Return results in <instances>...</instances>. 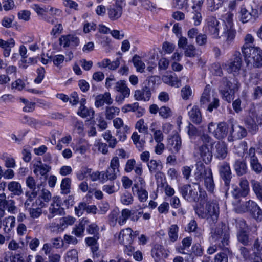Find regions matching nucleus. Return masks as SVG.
<instances>
[{"instance_id": "46", "label": "nucleus", "mask_w": 262, "mask_h": 262, "mask_svg": "<svg viewBox=\"0 0 262 262\" xmlns=\"http://www.w3.org/2000/svg\"><path fill=\"white\" fill-rule=\"evenodd\" d=\"M131 138L136 147L138 148L139 150H142L145 142L143 140H140V136L138 134V132H133Z\"/></svg>"}, {"instance_id": "49", "label": "nucleus", "mask_w": 262, "mask_h": 262, "mask_svg": "<svg viewBox=\"0 0 262 262\" xmlns=\"http://www.w3.org/2000/svg\"><path fill=\"white\" fill-rule=\"evenodd\" d=\"M252 248L253 250V254L254 255H261L262 237L257 238L255 240Z\"/></svg>"}, {"instance_id": "10", "label": "nucleus", "mask_w": 262, "mask_h": 262, "mask_svg": "<svg viewBox=\"0 0 262 262\" xmlns=\"http://www.w3.org/2000/svg\"><path fill=\"white\" fill-rule=\"evenodd\" d=\"M59 44L64 48L71 47L75 48L79 44V39L75 35L68 34L61 35L59 38Z\"/></svg>"}, {"instance_id": "8", "label": "nucleus", "mask_w": 262, "mask_h": 262, "mask_svg": "<svg viewBox=\"0 0 262 262\" xmlns=\"http://www.w3.org/2000/svg\"><path fill=\"white\" fill-rule=\"evenodd\" d=\"M242 60L239 52L235 53L227 63H223L222 67L228 73H238L241 70Z\"/></svg>"}, {"instance_id": "25", "label": "nucleus", "mask_w": 262, "mask_h": 262, "mask_svg": "<svg viewBox=\"0 0 262 262\" xmlns=\"http://www.w3.org/2000/svg\"><path fill=\"white\" fill-rule=\"evenodd\" d=\"M215 157L220 160H223L228 154L227 146L224 142H217L215 146Z\"/></svg>"}, {"instance_id": "58", "label": "nucleus", "mask_w": 262, "mask_h": 262, "mask_svg": "<svg viewBox=\"0 0 262 262\" xmlns=\"http://www.w3.org/2000/svg\"><path fill=\"white\" fill-rule=\"evenodd\" d=\"M235 226L238 232L247 231L248 230V226L245 221L243 219H238L235 220Z\"/></svg>"}, {"instance_id": "47", "label": "nucleus", "mask_w": 262, "mask_h": 262, "mask_svg": "<svg viewBox=\"0 0 262 262\" xmlns=\"http://www.w3.org/2000/svg\"><path fill=\"white\" fill-rule=\"evenodd\" d=\"M186 231L195 232L196 236L199 237L202 235L201 230L198 228L196 222L193 220L188 224Z\"/></svg>"}, {"instance_id": "63", "label": "nucleus", "mask_w": 262, "mask_h": 262, "mask_svg": "<svg viewBox=\"0 0 262 262\" xmlns=\"http://www.w3.org/2000/svg\"><path fill=\"white\" fill-rule=\"evenodd\" d=\"M7 208L9 212L15 213L16 210V207L15 206V202L13 200L8 199L5 205V209Z\"/></svg>"}, {"instance_id": "13", "label": "nucleus", "mask_w": 262, "mask_h": 262, "mask_svg": "<svg viewBox=\"0 0 262 262\" xmlns=\"http://www.w3.org/2000/svg\"><path fill=\"white\" fill-rule=\"evenodd\" d=\"M245 206L246 211L250 212L257 220H262V210L255 202L251 200L247 201Z\"/></svg>"}, {"instance_id": "22", "label": "nucleus", "mask_w": 262, "mask_h": 262, "mask_svg": "<svg viewBox=\"0 0 262 262\" xmlns=\"http://www.w3.org/2000/svg\"><path fill=\"white\" fill-rule=\"evenodd\" d=\"M149 172L151 173H156L155 177L162 174L160 171L163 168V165L160 160L151 159L147 163Z\"/></svg>"}, {"instance_id": "1", "label": "nucleus", "mask_w": 262, "mask_h": 262, "mask_svg": "<svg viewBox=\"0 0 262 262\" xmlns=\"http://www.w3.org/2000/svg\"><path fill=\"white\" fill-rule=\"evenodd\" d=\"M196 171L194 173L195 179L197 182H203L204 185L208 191L213 192L215 188L212 172L210 168H206L201 161L198 162L195 165Z\"/></svg>"}, {"instance_id": "11", "label": "nucleus", "mask_w": 262, "mask_h": 262, "mask_svg": "<svg viewBox=\"0 0 262 262\" xmlns=\"http://www.w3.org/2000/svg\"><path fill=\"white\" fill-rule=\"evenodd\" d=\"M248 154L250 159V165L252 170L257 174L261 173L262 165L256 156L255 148L253 147L250 148Z\"/></svg>"}, {"instance_id": "43", "label": "nucleus", "mask_w": 262, "mask_h": 262, "mask_svg": "<svg viewBox=\"0 0 262 262\" xmlns=\"http://www.w3.org/2000/svg\"><path fill=\"white\" fill-rule=\"evenodd\" d=\"M120 212L118 209H114L112 210L108 216V221L109 224L114 227L118 222L119 223V217Z\"/></svg>"}, {"instance_id": "12", "label": "nucleus", "mask_w": 262, "mask_h": 262, "mask_svg": "<svg viewBox=\"0 0 262 262\" xmlns=\"http://www.w3.org/2000/svg\"><path fill=\"white\" fill-rule=\"evenodd\" d=\"M245 58H251V63L253 67L259 68L262 66V50L258 47L251 49L249 56L245 57Z\"/></svg>"}, {"instance_id": "42", "label": "nucleus", "mask_w": 262, "mask_h": 262, "mask_svg": "<svg viewBox=\"0 0 262 262\" xmlns=\"http://www.w3.org/2000/svg\"><path fill=\"white\" fill-rule=\"evenodd\" d=\"M135 128L140 133H143L145 135L147 134L148 133V126L147 124L145 122L144 120L142 118L140 119L137 121L135 125Z\"/></svg>"}, {"instance_id": "36", "label": "nucleus", "mask_w": 262, "mask_h": 262, "mask_svg": "<svg viewBox=\"0 0 262 262\" xmlns=\"http://www.w3.org/2000/svg\"><path fill=\"white\" fill-rule=\"evenodd\" d=\"M104 139L108 143V146L111 148H115L118 143L115 137L113 136L110 130H107L102 134Z\"/></svg>"}, {"instance_id": "31", "label": "nucleus", "mask_w": 262, "mask_h": 262, "mask_svg": "<svg viewBox=\"0 0 262 262\" xmlns=\"http://www.w3.org/2000/svg\"><path fill=\"white\" fill-rule=\"evenodd\" d=\"M114 90L121 94H123L125 96H129L130 89L127 86L126 81L120 80L115 83Z\"/></svg>"}, {"instance_id": "45", "label": "nucleus", "mask_w": 262, "mask_h": 262, "mask_svg": "<svg viewBox=\"0 0 262 262\" xmlns=\"http://www.w3.org/2000/svg\"><path fill=\"white\" fill-rule=\"evenodd\" d=\"M201 11V10L192 9L190 12V17L195 26H199L202 22V16Z\"/></svg>"}, {"instance_id": "4", "label": "nucleus", "mask_w": 262, "mask_h": 262, "mask_svg": "<svg viewBox=\"0 0 262 262\" xmlns=\"http://www.w3.org/2000/svg\"><path fill=\"white\" fill-rule=\"evenodd\" d=\"M239 14V20L243 24L251 21H255L259 17L258 9L250 6H242L240 8Z\"/></svg>"}, {"instance_id": "20", "label": "nucleus", "mask_w": 262, "mask_h": 262, "mask_svg": "<svg viewBox=\"0 0 262 262\" xmlns=\"http://www.w3.org/2000/svg\"><path fill=\"white\" fill-rule=\"evenodd\" d=\"M113 100L111 98L109 92H105L103 94L97 95L95 98V105L99 108L104 105V103L110 105L113 103Z\"/></svg>"}, {"instance_id": "59", "label": "nucleus", "mask_w": 262, "mask_h": 262, "mask_svg": "<svg viewBox=\"0 0 262 262\" xmlns=\"http://www.w3.org/2000/svg\"><path fill=\"white\" fill-rule=\"evenodd\" d=\"M178 227L176 225H172L170 226L168 235L170 240L172 242L176 241L178 237Z\"/></svg>"}, {"instance_id": "6", "label": "nucleus", "mask_w": 262, "mask_h": 262, "mask_svg": "<svg viewBox=\"0 0 262 262\" xmlns=\"http://www.w3.org/2000/svg\"><path fill=\"white\" fill-rule=\"evenodd\" d=\"M119 160L117 157L112 158L110 162V166L107 168L106 171H102V183L107 180L113 181L117 178L119 173Z\"/></svg>"}, {"instance_id": "14", "label": "nucleus", "mask_w": 262, "mask_h": 262, "mask_svg": "<svg viewBox=\"0 0 262 262\" xmlns=\"http://www.w3.org/2000/svg\"><path fill=\"white\" fill-rule=\"evenodd\" d=\"M60 200L59 197H54L53 199L52 203L51 204L49 210V213L48 215L49 219H52L57 215H61L63 212V209L60 206Z\"/></svg>"}, {"instance_id": "17", "label": "nucleus", "mask_w": 262, "mask_h": 262, "mask_svg": "<svg viewBox=\"0 0 262 262\" xmlns=\"http://www.w3.org/2000/svg\"><path fill=\"white\" fill-rule=\"evenodd\" d=\"M219 171L220 176L224 181L226 186H229L232 178L229 164L227 162H224L220 166Z\"/></svg>"}, {"instance_id": "52", "label": "nucleus", "mask_w": 262, "mask_h": 262, "mask_svg": "<svg viewBox=\"0 0 262 262\" xmlns=\"http://www.w3.org/2000/svg\"><path fill=\"white\" fill-rule=\"evenodd\" d=\"M132 214V212L128 209H123L121 211V215H119V224L120 225H123L124 224L127 220L129 219Z\"/></svg>"}, {"instance_id": "54", "label": "nucleus", "mask_w": 262, "mask_h": 262, "mask_svg": "<svg viewBox=\"0 0 262 262\" xmlns=\"http://www.w3.org/2000/svg\"><path fill=\"white\" fill-rule=\"evenodd\" d=\"M245 124L250 132H255L258 129V125L256 124L254 119L251 117H249L246 119Z\"/></svg>"}, {"instance_id": "5", "label": "nucleus", "mask_w": 262, "mask_h": 262, "mask_svg": "<svg viewBox=\"0 0 262 262\" xmlns=\"http://www.w3.org/2000/svg\"><path fill=\"white\" fill-rule=\"evenodd\" d=\"M229 125L225 122H220L216 126L215 124L210 122L208 125V131L217 139H222L230 133Z\"/></svg>"}, {"instance_id": "32", "label": "nucleus", "mask_w": 262, "mask_h": 262, "mask_svg": "<svg viewBox=\"0 0 262 262\" xmlns=\"http://www.w3.org/2000/svg\"><path fill=\"white\" fill-rule=\"evenodd\" d=\"M223 33L226 37V40L224 46L226 45L227 46H229L233 42L235 38L236 31L232 27L228 28L226 26Z\"/></svg>"}, {"instance_id": "26", "label": "nucleus", "mask_w": 262, "mask_h": 262, "mask_svg": "<svg viewBox=\"0 0 262 262\" xmlns=\"http://www.w3.org/2000/svg\"><path fill=\"white\" fill-rule=\"evenodd\" d=\"M151 255L156 262H160L162 258L166 257L167 254L162 246L155 245L151 250Z\"/></svg>"}, {"instance_id": "60", "label": "nucleus", "mask_w": 262, "mask_h": 262, "mask_svg": "<svg viewBox=\"0 0 262 262\" xmlns=\"http://www.w3.org/2000/svg\"><path fill=\"white\" fill-rule=\"evenodd\" d=\"M133 200L132 194L128 192L123 193L121 196V202L124 205H129L132 204Z\"/></svg>"}, {"instance_id": "34", "label": "nucleus", "mask_w": 262, "mask_h": 262, "mask_svg": "<svg viewBox=\"0 0 262 262\" xmlns=\"http://www.w3.org/2000/svg\"><path fill=\"white\" fill-rule=\"evenodd\" d=\"M8 189L11 192V195L19 196L23 193V190L19 183L12 181L8 183Z\"/></svg>"}, {"instance_id": "39", "label": "nucleus", "mask_w": 262, "mask_h": 262, "mask_svg": "<svg viewBox=\"0 0 262 262\" xmlns=\"http://www.w3.org/2000/svg\"><path fill=\"white\" fill-rule=\"evenodd\" d=\"M88 222L87 220L83 219L79 224L73 228L72 233L78 237L83 236L85 230L84 225Z\"/></svg>"}, {"instance_id": "23", "label": "nucleus", "mask_w": 262, "mask_h": 262, "mask_svg": "<svg viewBox=\"0 0 262 262\" xmlns=\"http://www.w3.org/2000/svg\"><path fill=\"white\" fill-rule=\"evenodd\" d=\"M151 91L147 86L144 87L142 90L135 91L134 98L138 101H148L151 97Z\"/></svg>"}, {"instance_id": "29", "label": "nucleus", "mask_w": 262, "mask_h": 262, "mask_svg": "<svg viewBox=\"0 0 262 262\" xmlns=\"http://www.w3.org/2000/svg\"><path fill=\"white\" fill-rule=\"evenodd\" d=\"M162 80L164 83L172 87L179 88L181 85V80L175 74L164 75Z\"/></svg>"}, {"instance_id": "56", "label": "nucleus", "mask_w": 262, "mask_h": 262, "mask_svg": "<svg viewBox=\"0 0 262 262\" xmlns=\"http://www.w3.org/2000/svg\"><path fill=\"white\" fill-rule=\"evenodd\" d=\"M237 236L238 241L244 245H248L249 243V238L247 231L238 232Z\"/></svg>"}, {"instance_id": "40", "label": "nucleus", "mask_w": 262, "mask_h": 262, "mask_svg": "<svg viewBox=\"0 0 262 262\" xmlns=\"http://www.w3.org/2000/svg\"><path fill=\"white\" fill-rule=\"evenodd\" d=\"M234 167L238 176H242L247 172V167L245 162L236 160L235 162Z\"/></svg>"}, {"instance_id": "35", "label": "nucleus", "mask_w": 262, "mask_h": 262, "mask_svg": "<svg viewBox=\"0 0 262 262\" xmlns=\"http://www.w3.org/2000/svg\"><path fill=\"white\" fill-rule=\"evenodd\" d=\"M15 224V218L14 216H10L5 217L3 221L4 231L5 233H9L14 227Z\"/></svg>"}, {"instance_id": "16", "label": "nucleus", "mask_w": 262, "mask_h": 262, "mask_svg": "<svg viewBox=\"0 0 262 262\" xmlns=\"http://www.w3.org/2000/svg\"><path fill=\"white\" fill-rule=\"evenodd\" d=\"M121 110L124 113L129 112H135L136 116L138 118L142 116L145 113V109L139 106L138 102L125 104L121 108Z\"/></svg>"}, {"instance_id": "51", "label": "nucleus", "mask_w": 262, "mask_h": 262, "mask_svg": "<svg viewBox=\"0 0 262 262\" xmlns=\"http://www.w3.org/2000/svg\"><path fill=\"white\" fill-rule=\"evenodd\" d=\"M94 146L97 148L99 152L104 155L107 154L108 152L107 144L102 142L100 139L95 140Z\"/></svg>"}, {"instance_id": "3", "label": "nucleus", "mask_w": 262, "mask_h": 262, "mask_svg": "<svg viewBox=\"0 0 262 262\" xmlns=\"http://www.w3.org/2000/svg\"><path fill=\"white\" fill-rule=\"evenodd\" d=\"M200 210H196V213L202 218H206L207 220H211L213 223H215L218 219L219 215V207L216 201H209L205 206V211L199 213Z\"/></svg>"}, {"instance_id": "9", "label": "nucleus", "mask_w": 262, "mask_h": 262, "mask_svg": "<svg viewBox=\"0 0 262 262\" xmlns=\"http://www.w3.org/2000/svg\"><path fill=\"white\" fill-rule=\"evenodd\" d=\"M182 196L188 201L197 202L199 200L198 190L190 185L187 184L179 187Z\"/></svg>"}, {"instance_id": "44", "label": "nucleus", "mask_w": 262, "mask_h": 262, "mask_svg": "<svg viewBox=\"0 0 262 262\" xmlns=\"http://www.w3.org/2000/svg\"><path fill=\"white\" fill-rule=\"evenodd\" d=\"M210 91L211 88L210 86L208 85L206 86L200 99V103L202 105L207 104L210 102Z\"/></svg>"}, {"instance_id": "24", "label": "nucleus", "mask_w": 262, "mask_h": 262, "mask_svg": "<svg viewBox=\"0 0 262 262\" xmlns=\"http://www.w3.org/2000/svg\"><path fill=\"white\" fill-rule=\"evenodd\" d=\"M33 172L36 176L40 174L42 176H46L51 169V167L42 163L40 160L36 161L33 164Z\"/></svg>"}, {"instance_id": "19", "label": "nucleus", "mask_w": 262, "mask_h": 262, "mask_svg": "<svg viewBox=\"0 0 262 262\" xmlns=\"http://www.w3.org/2000/svg\"><path fill=\"white\" fill-rule=\"evenodd\" d=\"M188 116L190 120L196 125H199L202 122V115L197 106H192L188 111Z\"/></svg>"}, {"instance_id": "33", "label": "nucleus", "mask_w": 262, "mask_h": 262, "mask_svg": "<svg viewBox=\"0 0 262 262\" xmlns=\"http://www.w3.org/2000/svg\"><path fill=\"white\" fill-rule=\"evenodd\" d=\"M254 41L253 37L250 34H247L245 38V44L242 48V53L245 57L249 55L252 47L250 44L252 43Z\"/></svg>"}, {"instance_id": "57", "label": "nucleus", "mask_w": 262, "mask_h": 262, "mask_svg": "<svg viewBox=\"0 0 262 262\" xmlns=\"http://www.w3.org/2000/svg\"><path fill=\"white\" fill-rule=\"evenodd\" d=\"M70 186L71 179L70 178H66L62 180L61 183V189L63 193H69L70 192Z\"/></svg>"}, {"instance_id": "61", "label": "nucleus", "mask_w": 262, "mask_h": 262, "mask_svg": "<svg viewBox=\"0 0 262 262\" xmlns=\"http://www.w3.org/2000/svg\"><path fill=\"white\" fill-rule=\"evenodd\" d=\"M48 228L51 232L54 233H59L63 231L64 227L61 226V223L60 222L59 224L55 223H51L48 225Z\"/></svg>"}, {"instance_id": "15", "label": "nucleus", "mask_w": 262, "mask_h": 262, "mask_svg": "<svg viewBox=\"0 0 262 262\" xmlns=\"http://www.w3.org/2000/svg\"><path fill=\"white\" fill-rule=\"evenodd\" d=\"M133 230L130 228L122 230L118 236L119 243L123 245L131 244L136 236V234H133Z\"/></svg>"}, {"instance_id": "27", "label": "nucleus", "mask_w": 262, "mask_h": 262, "mask_svg": "<svg viewBox=\"0 0 262 262\" xmlns=\"http://www.w3.org/2000/svg\"><path fill=\"white\" fill-rule=\"evenodd\" d=\"M230 134L231 136L236 139H242L247 136V133L246 129L243 126L237 125L234 128V125L232 123L230 129Z\"/></svg>"}, {"instance_id": "55", "label": "nucleus", "mask_w": 262, "mask_h": 262, "mask_svg": "<svg viewBox=\"0 0 262 262\" xmlns=\"http://www.w3.org/2000/svg\"><path fill=\"white\" fill-rule=\"evenodd\" d=\"M227 253H229L228 248H225L224 252L218 253L214 258L215 262H227Z\"/></svg>"}, {"instance_id": "30", "label": "nucleus", "mask_w": 262, "mask_h": 262, "mask_svg": "<svg viewBox=\"0 0 262 262\" xmlns=\"http://www.w3.org/2000/svg\"><path fill=\"white\" fill-rule=\"evenodd\" d=\"M258 79L256 77H251L250 79L249 84L251 86L255 85L253 88V96L254 99H258L262 96V86H258Z\"/></svg>"}, {"instance_id": "28", "label": "nucleus", "mask_w": 262, "mask_h": 262, "mask_svg": "<svg viewBox=\"0 0 262 262\" xmlns=\"http://www.w3.org/2000/svg\"><path fill=\"white\" fill-rule=\"evenodd\" d=\"M123 13V9L113 4L107 9V14L109 18L112 20H116L120 18Z\"/></svg>"}, {"instance_id": "2", "label": "nucleus", "mask_w": 262, "mask_h": 262, "mask_svg": "<svg viewBox=\"0 0 262 262\" xmlns=\"http://www.w3.org/2000/svg\"><path fill=\"white\" fill-rule=\"evenodd\" d=\"M237 82L232 83L227 77H223L221 81L219 91L223 98L228 102L233 99L234 92L238 89Z\"/></svg>"}, {"instance_id": "48", "label": "nucleus", "mask_w": 262, "mask_h": 262, "mask_svg": "<svg viewBox=\"0 0 262 262\" xmlns=\"http://www.w3.org/2000/svg\"><path fill=\"white\" fill-rule=\"evenodd\" d=\"M239 186L242 190L241 192V196L245 197L247 195L249 191L248 181L245 178H241Z\"/></svg>"}, {"instance_id": "7", "label": "nucleus", "mask_w": 262, "mask_h": 262, "mask_svg": "<svg viewBox=\"0 0 262 262\" xmlns=\"http://www.w3.org/2000/svg\"><path fill=\"white\" fill-rule=\"evenodd\" d=\"M205 30L213 38L219 39L220 22L215 17L208 16L206 20Z\"/></svg>"}, {"instance_id": "50", "label": "nucleus", "mask_w": 262, "mask_h": 262, "mask_svg": "<svg viewBox=\"0 0 262 262\" xmlns=\"http://www.w3.org/2000/svg\"><path fill=\"white\" fill-rule=\"evenodd\" d=\"M66 262H78V252L76 249L68 251L65 257Z\"/></svg>"}, {"instance_id": "38", "label": "nucleus", "mask_w": 262, "mask_h": 262, "mask_svg": "<svg viewBox=\"0 0 262 262\" xmlns=\"http://www.w3.org/2000/svg\"><path fill=\"white\" fill-rule=\"evenodd\" d=\"M120 113L119 107L114 106H108L105 107V116L107 120H112Z\"/></svg>"}, {"instance_id": "53", "label": "nucleus", "mask_w": 262, "mask_h": 262, "mask_svg": "<svg viewBox=\"0 0 262 262\" xmlns=\"http://www.w3.org/2000/svg\"><path fill=\"white\" fill-rule=\"evenodd\" d=\"M159 114L163 119H167L172 116V112L170 107L163 106L159 108Z\"/></svg>"}, {"instance_id": "37", "label": "nucleus", "mask_w": 262, "mask_h": 262, "mask_svg": "<svg viewBox=\"0 0 262 262\" xmlns=\"http://www.w3.org/2000/svg\"><path fill=\"white\" fill-rule=\"evenodd\" d=\"M78 115L82 118L90 117L93 118L94 116L95 112L93 108H88L82 103L77 112Z\"/></svg>"}, {"instance_id": "18", "label": "nucleus", "mask_w": 262, "mask_h": 262, "mask_svg": "<svg viewBox=\"0 0 262 262\" xmlns=\"http://www.w3.org/2000/svg\"><path fill=\"white\" fill-rule=\"evenodd\" d=\"M168 145L171 150L174 153H178L182 146V141L180 135L175 133L168 140Z\"/></svg>"}, {"instance_id": "64", "label": "nucleus", "mask_w": 262, "mask_h": 262, "mask_svg": "<svg viewBox=\"0 0 262 262\" xmlns=\"http://www.w3.org/2000/svg\"><path fill=\"white\" fill-rule=\"evenodd\" d=\"M195 41L197 45L200 46L206 45L207 42V35L205 34L199 33L196 37Z\"/></svg>"}, {"instance_id": "41", "label": "nucleus", "mask_w": 262, "mask_h": 262, "mask_svg": "<svg viewBox=\"0 0 262 262\" xmlns=\"http://www.w3.org/2000/svg\"><path fill=\"white\" fill-rule=\"evenodd\" d=\"M132 62L137 72L143 73L144 71L145 64L139 56L135 55L132 58Z\"/></svg>"}, {"instance_id": "62", "label": "nucleus", "mask_w": 262, "mask_h": 262, "mask_svg": "<svg viewBox=\"0 0 262 262\" xmlns=\"http://www.w3.org/2000/svg\"><path fill=\"white\" fill-rule=\"evenodd\" d=\"M181 96L184 100H188L192 95V91L190 87L186 85L181 89Z\"/></svg>"}, {"instance_id": "21", "label": "nucleus", "mask_w": 262, "mask_h": 262, "mask_svg": "<svg viewBox=\"0 0 262 262\" xmlns=\"http://www.w3.org/2000/svg\"><path fill=\"white\" fill-rule=\"evenodd\" d=\"M199 154L202 160L206 163L209 164L212 159V153L208 146L201 145L198 147Z\"/></svg>"}]
</instances>
